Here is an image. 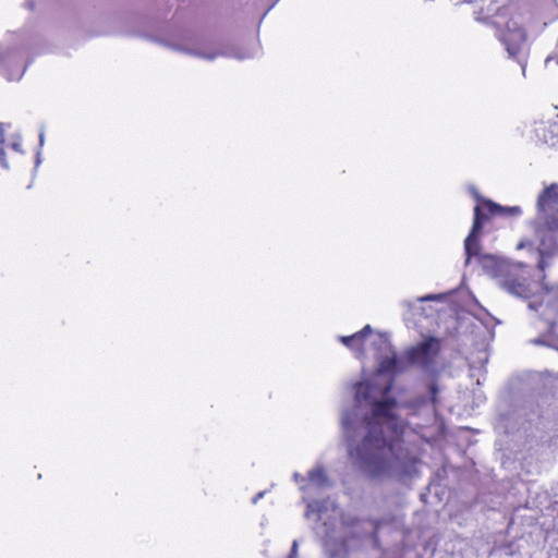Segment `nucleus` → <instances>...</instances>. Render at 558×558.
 <instances>
[{
    "label": "nucleus",
    "mask_w": 558,
    "mask_h": 558,
    "mask_svg": "<svg viewBox=\"0 0 558 558\" xmlns=\"http://www.w3.org/2000/svg\"><path fill=\"white\" fill-rule=\"evenodd\" d=\"M391 388L392 380L384 388L371 381L356 383L353 407L341 415L349 457L355 468L372 478H400L416 471L415 450L403 439L407 424L395 411L404 409L410 415L428 416L435 411L438 393L435 383L429 385V397L417 396L402 403L388 397Z\"/></svg>",
    "instance_id": "f257e3e1"
},
{
    "label": "nucleus",
    "mask_w": 558,
    "mask_h": 558,
    "mask_svg": "<svg viewBox=\"0 0 558 558\" xmlns=\"http://www.w3.org/2000/svg\"><path fill=\"white\" fill-rule=\"evenodd\" d=\"M500 289L512 296L529 301V308L538 312L548 323L553 331L558 314V289L548 288L531 276L529 266L522 263H510L497 283Z\"/></svg>",
    "instance_id": "f03ea898"
},
{
    "label": "nucleus",
    "mask_w": 558,
    "mask_h": 558,
    "mask_svg": "<svg viewBox=\"0 0 558 558\" xmlns=\"http://www.w3.org/2000/svg\"><path fill=\"white\" fill-rule=\"evenodd\" d=\"M440 350V340L436 337H428L416 345L408 348L401 354L383 356L376 373L379 376H397L414 366L426 374L434 375L437 373V357Z\"/></svg>",
    "instance_id": "7ed1b4c3"
},
{
    "label": "nucleus",
    "mask_w": 558,
    "mask_h": 558,
    "mask_svg": "<svg viewBox=\"0 0 558 558\" xmlns=\"http://www.w3.org/2000/svg\"><path fill=\"white\" fill-rule=\"evenodd\" d=\"M533 221L539 241V254L551 255L558 248V183L545 187L537 197Z\"/></svg>",
    "instance_id": "20e7f679"
},
{
    "label": "nucleus",
    "mask_w": 558,
    "mask_h": 558,
    "mask_svg": "<svg viewBox=\"0 0 558 558\" xmlns=\"http://www.w3.org/2000/svg\"><path fill=\"white\" fill-rule=\"evenodd\" d=\"M167 45L174 50L207 61H213L218 57L244 60L256 57L259 51L258 45H253L252 47H242L216 41L214 39L194 34L184 35L181 43H169Z\"/></svg>",
    "instance_id": "39448f33"
},
{
    "label": "nucleus",
    "mask_w": 558,
    "mask_h": 558,
    "mask_svg": "<svg viewBox=\"0 0 558 558\" xmlns=\"http://www.w3.org/2000/svg\"><path fill=\"white\" fill-rule=\"evenodd\" d=\"M327 501L312 500L307 504L305 517L310 519L313 514L317 521L323 520V524L314 527L315 533L322 538L323 546L328 558H344L347 556L345 541L338 538L336 527L340 517L339 509L332 504V513L326 515L328 511Z\"/></svg>",
    "instance_id": "423d86ee"
},
{
    "label": "nucleus",
    "mask_w": 558,
    "mask_h": 558,
    "mask_svg": "<svg viewBox=\"0 0 558 558\" xmlns=\"http://www.w3.org/2000/svg\"><path fill=\"white\" fill-rule=\"evenodd\" d=\"M481 233L482 216L480 208H477L476 219H473L471 231L464 240L465 265L475 262L486 275L498 283L499 276L504 275L511 262L497 254L484 253L480 242Z\"/></svg>",
    "instance_id": "0eeeda50"
},
{
    "label": "nucleus",
    "mask_w": 558,
    "mask_h": 558,
    "mask_svg": "<svg viewBox=\"0 0 558 558\" xmlns=\"http://www.w3.org/2000/svg\"><path fill=\"white\" fill-rule=\"evenodd\" d=\"M22 46L20 36L10 34L5 41L0 44V74L8 81L22 78L27 65H22Z\"/></svg>",
    "instance_id": "6e6552de"
},
{
    "label": "nucleus",
    "mask_w": 558,
    "mask_h": 558,
    "mask_svg": "<svg viewBox=\"0 0 558 558\" xmlns=\"http://www.w3.org/2000/svg\"><path fill=\"white\" fill-rule=\"evenodd\" d=\"M497 36L505 46L509 58L515 59L524 73L526 66V58L524 53L526 46L525 29L517 21L511 19L507 22L505 28L499 31Z\"/></svg>",
    "instance_id": "1a4fd4ad"
},
{
    "label": "nucleus",
    "mask_w": 558,
    "mask_h": 558,
    "mask_svg": "<svg viewBox=\"0 0 558 558\" xmlns=\"http://www.w3.org/2000/svg\"><path fill=\"white\" fill-rule=\"evenodd\" d=\"M477 208H480L482 216V227L490 217H519L522 215V209L520 206H501L494 203L493 201L485 199L482 202V204H478L474 207V219H476Z\"/></svg>",
    "instance_id": "9d476101"
},
{
    "label": "nucleus",
    "mask_w": 558,
    "mask_h": 558,
    "mask_svg": "<svg viewBox=\"0 0 558 558\" xmlns=\"http://www.w3.org/2000/svg\"><path fill=\"white\" fill-rule=\"evenodd\" d=\"M372 345L374 350L377 352L376 361L378 364L380 363V359L383 356H392L393 354H397L393 345L390 342V339L384 333H378L372 341ZM378 367L379 365L377 366V368Z\"/></svg>",
    "instance_id": "9b49d317"
},
{
    "label": "nucleus",
    "mask_w": 558,
    "mask_h": 558,
    "mask_svg": "<svg viewBox=\"0 0 558 558\" xmlns=\"http://www.w3.org/2000/svg\"><path fill=\"white\" fill-rule=\"evenodd\" d=\"M308 482L318 488H329L332 483L322 465H317L307 472Z\"/></svg>",
    "instance_id": "f8f14e48"
},
{
    "label": "nucleus",
    "mask_w": 558,
    "mask_h": 558,
    "mask_svg": "<svg viewBox=\"0 0 558 558\" xmlns=\"http://www.w3.org/2000/svg\"><path fill=\"white\" fill-rule=\"evenodd\" d=\"M361 333H353L351 336H341L339 340L350 350L356 352L357 356L364 355V345L361 342Z\"/></svg>",
    "instance_id": "ddd939ff"
},
{
    "label": "nucleus",
    "mask_w": 558,
    "mask_h": 558,
    "mask_svg": "<svg viewBox=\"0 0 558 558\" xmlns=\"http://www.w3.org/2000/svg\"><path fill=\"white\" fill-rule=\"evenodd\" d=\"M445 298H446V294H427V295L418 298L415 302L404 300V301H402L401 304L411 311L413 310L415 312H418V311L423 312V307L418 303L425 302V301L445 300Z\"/></svg>",
    "instance_id": "4468645a"
},
{
    "label": "nucleus",
    "mask_w": 558,
    "mask_h": 558,
    "mask_svg": "<svg viewBox=\"0 0 558 558\" xmlns=\"http://www.w3.org/2000/svg\"><path fill=\"white\" fill-rule=\"evenodd\" d=\"M533 133L538 142L548 143L549 136L547 132V124L545 122H535Z\"/></svg>",
    "instance_id": "2eb2a0df"
},
{
    "label": "nucleus",
    "mask_w": 558,
    "mask_h": 558,
    "mask_svg": "<svg viewBox=\"0 0 558 558\" xmlns=\"http://www.w3.org/2000/svg\"><path fill=\"white\" fill-rule=\"evenodd\" d=\"M364 523H365V536H372V537L376 538L378 529L380 526V522L377 520L366 519Z\"/></svg>",
    "instance_id": "dca6fc26"
},
{
    "label": "nucleus",
    "mask_w": 558,
    "mask_h": 558,
    "mask_svg": "<svg viewBox=\"0 0 558 558\" xmlns=\"http://www.w3.org/2000/svg\"><path fill=\"white\" fill-rule=\"evenodd\" d=\"M372 332V327L369 325H366L363 327L362 330L357 331L356 333H361V342L364 344L365 337Z\"/></svg>",
    "instance_id": "f3484780"
},
{
    "label": "nucleus",
    "mask_w": 558,
    "mask_h": 558,
    "mask_svg": "<svg viewBox=\"0 0 558 558\" xmlns=\"http://www.w3.org/2000/svg\"><path fill=\"white\" fill-rule=\"evenodd\" d=\"M298 549H299V542L296 539H294L292 542L290 554H289V556L287 558H296Z\"/></svg>",
    "instance_id": "a211bd4d"
},
{
    "label": "nucleus",
    "mask_w": 558,
    "mask_h": 558,
    "mask_svg": "<svg viewBox=\"0 0 558 558\" xmlns=\"http://www.w3.org/2000/svg\"><path fill=\"white\" fill-rule=\"evenodd\" d=\"M500 420L505 423L506 428H507V433H510L511 430H513V427H511L509 422H508L509 421V416L508 415L501 414L500 415Z\"/></svg>",
    "instance_id": "6ab92c4d"
},
{
    "label": "nucleus",
    "mask_w": 558,
    "mask_h": 558,
    "mask_svg": "<svg viewBox=\"0 0 558 558\" xmlns=\"http://www.w3.org/2000/svg\"><path fill=\"white\" fill-rule=\"evenodd\" d=\"M551 63H556V65H558V59H555L553 57H548L546 60H545V65L547 68H550Z\"/></svg>",
    "instance_id": "aec40b11"
},
{
    "label": "nucleus",
    "mask_w": 558,
    "mask_h": 558,
    "mask_svg": "<svg viewBox=\"0 0 558 558\" xmlns=\"http://www.w3.org/2000/svg\"><path fill=\"white\" fill-rule=\"evenodd\" d=\"M265 490L264 492H259L258 494H256L253 498H252V504H257L259 499H262L265 495Z\"/></svg>",
    "instance_id": "412c9836"
},
{
    "label": "nucleus",
    "mask_w": 558,
    "mask_h": 558,
    "mask_svg": "<svg viewBox=\"0 0 558 558\" xmlns=\"http://www.w3.org/2000/svg\"><path fill=\"white\" fill-rule=\"evenodd\" d=\"M11 146H12V148H13L14 150H16V151H19V153H23V150H22V145H21V143H20V142H14V143H12V145H11Z\"/></svg>",
    "instance_id": "4be33fe9"
},
{
    "label": "nucleus",
    "mask_w": 558,
    "mask_h": 558,
    "mask_svg": "<svg viewBox=\"0 0 558 558\" xmlns=\"http://www.w3.org/2000/svg\"><path fill=\"white\" fill-rule=\"evenodd\" d=\"M41 163V153L38 150L36 153L35 167L37 168Z\"/></svg>",
    "instance_id": "5701e85b"
},
{
    "label": "nucleus",
    "mask_w": 558,
    "mask_h": 558,
    "mask_svg": "<svg viewBox=\"0 0 558 558\" xmlns=\"http://www.w3.org/2000/svg\"><path fill=\"white\" fill-rule=\"evenodd\" d=\"M293 480H294L296 483L304 482V477H303L300 473H298V472H295V473L293 474Z\"/></svg>",
    "instance_id": "b1692460"
},
{
    "label": "nucleus",
    "mask_w": 558,
    "mask_h": 558,
    "mask_svg": "<svg viewBox=\"0 0 558 558\" xmlns=\"http://www.w3.org/2000/svg\"><path fill=\"white\" fill-rule=\"evenodd\" d=\"M44 142H45V134H44V132H40V134H39V146L40 147L44 145Z\"/></svg>",
    "instance_id": "393cba45"
},
{
    "label": "nucleus",
    "mask_w": 558,
    "mask_h": 558,
    "mask_svg": "<svg viewBox=\"0 0 558 558\" xmlns=\"http://www.w3.org/2000/svg\"><path fill=\"white\" fill-rule=\"evenodd\" d=\"M534 343H545V341L542 338H537L534 340Z\"/></svg>",
    "instance_id": "a878e982"
},
{
    "label": "nucleus",
    "mask_w": 558,
    "mask_h": 558,
    "mask_svg": "<svg viewBox=\"0 0 558 558\" xmlns=\"http://www.w3.org/2000/svg\"><path fill=\"white\" fill-rule=\"evenodd\" d=\"M474 196L477 201H482L481 196L476 192H474Z\"/></svg>",
    "instance_id": "bb28decb"
},
{
    "label": "nucleus",
    "mask_w": 558,
    "mask_h": 558,
    "mask_svg": "<svg viewBox=\"0 0 558 558\" xmlns=\"http://www.w3.org/2000/svg\"><path fill=\"white\" fill-rule=\"evenodd\" d=\"M538 266H539V268H541V269H544V262H543V260H541V262H539V264H538Z\"/></svg>",
    "instance_id": "cd10ccee"
}]
</instances>
